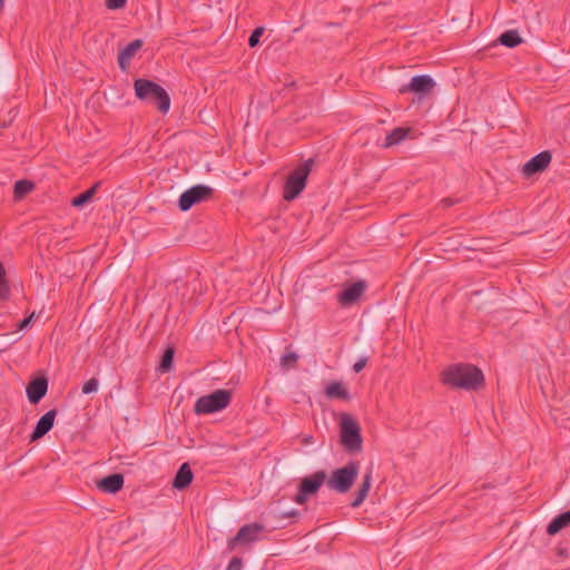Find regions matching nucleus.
Masks as SVG:
<instances>
[{
    "label": "nucleus",
    "instance_id": "33",
    "mask_svg": "<svg viewBox=\"0 0 570 570\" xmlns=\"http://www.w3.org/2000/svg\"><path fill=\"white\" fill-rule=\"evenodd\" d=\"M35 317V313H32L30 316L26 317L21 323L19 324V330H23L32 322Z\"/></svg>",
    "mask_w": 570,
    "mask_h": 570
},
{
    "label": "nucleus",
    "instance_id": "29",
    "mask_svg": "<svg viewBox=\"0 0 570 570\" xmlns=\"http://www.w3.org/2000/svg\"><path fill=\"white\" fill-rule=\"evenodd\" d=\"M98 380L97 379H90L82 385V393L83 394H90L98 390Z\"/></svg>",
    "mask_w": 570,
    "mask_h": 570
},
{
    "label": "nucleus",
    "instance_id": "31",
    "mask_svg": "<svg viewBox=\"0 0 570 570\" xmlns=\"http://www.w3.org/2000/svg\"><path fill=\"white\" fill-rule=\"evenodd\" d=\"M243 568V561L238 557H234L230 559L228 566L225 570H242Z\"/></svg>",
    "mask_w": 570,
    "mask_h": 570
},
{
    "label": "nucleus",
    "instance_id": "9",
    "mask_svg": "<svg viewBox=\"0 0 570 570\" xmlns=\"http://www.w3.org/2000/svg\"><path fill=\"white\" fill-rule=\"evenodd\" d=\"M213 189L205 185H196L184 191L179 199L178 206L183 212L190 209L194 205L209 198Z\"/></svg>",
    "mask_w": 570,
    "mask_h": 570
},
{
    "label": "nucleus",
    "instance_id": "8",
    "mask_svg": "<svg viewBox=\"0 0 570 570\" xmlns=\"http://www.w3.org/2000/svg\"><path fill=\"white\" fill-rule=\"evenodd\" d=\"M325 481V471H317L304 478L299 483L297 494L294 497L293 501L299 505L306 503L309 497L318 492Z\"/></svg>",
    "mask_w": 570,
    "mask_h": 570
},
{
    "label": "nucleus",
    "instance_id": "3",
    "mask_svg": "<svg viewBox=\"0 0 570 570\" xmlns=\"http://www.w3.org/2000/svg\"><path fill=\"white\" fill-rule=\"evenodd\" d=\"M360 471V463L357 461H350L342 468L335 469L331 476L326 479V484L331 490L338 493H346L352 488Z\"/></svg>",
    "mask_w": 570,
    "mask_h": 570
},
{
    "label": "nucleus",
    "instance_id": "23",
    "mask_svg": "<svg viewBox=\"0 0 570 570\" xmlns=\"http://www.w3.org/2000/svg\"><path fill=\"white\" fill-rule=\"evenodd\" d=\"M501 45L508 48H514L522 42L521 37L515 30H508L503 32L499 38Z\"/></svg>",
    "mask_w": 570,
    "mask_h": 570
},
{
    "label": "nucleus",
    "instance_id": "19",
    "mask_svg": "<svg viewBox=\"0 0 570 570\" xmlns=\"http://www.w3.org/2000/svg\"><path fill=\"white\" fill-rule=\"evenodd\" d=\"M371 484H372V471H367L364 474L362 484L360 485V488L355 494V498L351 503V505L353 508H357L364 502V500L366 499V497L370 492Z\"/></svg>",
    "mask_w": 570,
    "mask_h": 570
},
{
    "label": "nucleus",
    "instance_id": "28",
    "mask_svg": "<svg viewBox=\"0 0 570 570\" xmlns=\"http://www.w3.org/2000/svg\"><path fill=\"white\" fill-rule=\"evenodd\" d=\"M263 33H264V28L263 27H257L256 29H254V31L249 36L248 46L250 48L256 47L258 45L259 38L262 37Z\"/></svg>",
    "mask_w": 570,
    "mask_h": 570
},
{
    "label": "nucleus",
    "instance_id": "12",
    "mask_svg": "<svg viewBox=\"0 0 570 570\" xmlns=\"http://www.w3.org/2000/svg\"><path fill=\"white\" fill-rule=\"evenodd\" d=\"M365 283L362 281L355 282L346 287L338 295V302L341 305L346 306L355 303L364 293Z\"/></svg>",
    "mask_w": 570,
    "mask_h": 570
},
{
    "label": "nucleus",
    "instance_id": "22",
    "mask_svg": "<svg viewBox=\"0 0 570 570\" xmlns=\"http://www.w3.org/2000/svg\"><path fill=\"white\" fill-rule=\"evenodd\" d=\"M33 188H35V185L30 180L21 179V180L16 181L14 188H13L14 199H17V200L22 199L27 194L32 191Z\"/></svg>",
    "mask_w": 570,
    "mask_h": 570
},
{
    "label": "nucleus",
    "instance_id": "17",
    "mask_svg": "<svg viewBox=\"0 0 570 570\" xmlns=\"http://www.w3.org/2000/svg\"><path fill=\"white\" fill-rule=\"evenodd\" d=\"M324 394L330 400H342V401L351 400V394H350L346 385L341 381L330 382L324 389Z\"/></svg>",
    "mask_w": 570,
    "mask_h": 570
},
{
    "label": "nucleus",
    "instance_id": "20",
    "mask_svg": "<svg viewBox=\"0 0 570 570\" xmlns=\"http://www.w3.org/2000/svg\"><path fill=\"white\" fill-rule=\"evenodd\" d=\"M570 523V510L556 517L547 527V532L550 535L558 533L561 529Z\"/></svg>",
    "mask_w": 570,
    "mask_h": 570
},
{
    "label": "nucleus",
    "instance_id": "18",
    "mask_svg": "<svg viewBox=\"0 0 570 570\" xmlns=\"http://www.w3.org/2000/svg\"><path fill=\"white\" fill-rule=\"evenodd\" d=\"M193 478L194 474L190 466L188 465V463H184L177 471L173 485L174 488L179 490L185 489L191 483Z\"/></svg>",
    "mask_w": 570,
    "mask_h": 570
},
{
    "label": "nucleus",
    "instance_id": "24",
    "mask_svg": "<svg viewBox=\"0 0 570 570\" xmlns=\"http://www.w3.org/2000/svg\"><path fill=\"white\" fill-rule=\"evenodd\" d=\"M98 186H99L98 184H95L92 187H90L86 191H83L80 195L72 198L71 205L73 207H82L85 204H87L88 202H90L92 199L94 195L98 190Z\"/></svg>",
    "mask_w": 570,
    "mask_h": 570
},
{
    "label": "nucleus",
    "instance_id": "11",
    "mask_svg": "<svg viewBox=\"0 0 570 570\" xmlns=\"http://www.w3.org/2000/svg\"><path fill=\"white\" fill-rule=\"evenodd\" d=\"M552 155L549 150H543L528 160L521 169L524 177H531L544 171L551 164Z\"/></svg>",
    "mask_w": 570,
    "mask_h": 570
},
{
    "label": "nucleus",
    "instance_id": "25",
    "mask_svg": "<svg viewBox=\"0 0 570 570\" xmlns=\"http://www.w3.org/2000/svg\"><path fill=\"white\" fill-rule=\"evenodd\" d=\"M11 294L9 282L7 279V273L3 264L0 262V299H9Z\"/></svg>",
    "mask_w": 570,
    "mask_h": 570
},
{
    "label": "nucleus",
    "instance_id": "27",
    "mask_svg": "<svg viewBox=\"0 0 570 570\" xmlns=\"http://www.w3.org/2000/svg\"><path fill=\"white\" fill-rule=\"evenodd\" d=\"M298 360V355L294 352L285 353L281 358V364L284 367H293Z\"/></svg>",
    "mask_w": 570,
    "mask_h": 570
},
{
    "label": "nucleus",
    "instance_id": "16",
    "mask_svg": "<svg viewBox=\"0 0 570 570\" xmlns=\"http://www.w3.org/2000/svg\"><path fill=\"white\" fill-rule=\"evenodd\" d=\"M56 414H57L56 410H50L39 419V421L37 422L36 429L33 430V432L31 434V440L35 441V440L42 438L45 434H47L52 429Z\"/></svg>",
    "mask_w": 570,
    "mask_h": 570
},
{
    "label": "nucleus",
    "instance_id": "6",
    "mask_svg": "<svg viewBox=\"0 0 570 570\" xmlns=\"http://www.w3.org/2000/svg\"><path fill=\"white\" fill-rule=\"evenodd\" d=\"M312 169V160L294 169L285 180L283 198L287 202L295 199L305 188L308 175Z\"/></svg>",
    "mask_w": 570,
    "mask_h": 570
},
{
    "label": "nucleus",
    "instance_id": "4",
    "mask_svg": "<svg viewBox=\"0 0 570 570\" xmlns=\"http://www.w3.org/2000/svg\"><path fill=\"white\" fill-rule=\"evenodd\" d=\"M341 443L348 452H358L362 449L361 428L357 421L348 413L341 414Z\"/></svg>",
    "mask_w": 570,
    "mask_h": 570
},
{
    "label": "nucleus",
    "instance_id": "32",
    "mask_svg": "<svg viewBox=\"0 0 570 570\" xmlns=\"http://www.w3.org/2000/svg\"><path fill=\"white\" fill-rule=\"evenodd\" d=\"M367 363V358L366 357H362L360 358L357 362L354 363L353 365V370L355 373H360L366 365Z\"/></svg>",
    "mask_w": 570,
    "mask_h": 570
},
{
    "label": "nucleus",
    "instance_id": "5",
    "mask_svg": "<svg viewBox=\"0 0 570 570\" xmlns=\"http://www.w3.org/2000/svg\"><path fill=\"white\" fill-rule=\"evenodd\" d=\"M267 532L264 524L253 522L239 528L236 535L227 540V550L234 551L237 547H248L265 539Z\"/></svg>",
    "mask_w": 570,
    "mask_h": 570
},
{
    "label": "nucleus",
    "instance_id": "15",
    "mask_svg": "<svg viewBox=\"0 0 570 570\" xmlns=\"http://www.w3.org/2000/svg\"><path fill=\"white\" fill-rule=\"evenodd\" d=\"M142 47V41L140 39H136L128 43L122 50L118 53V65L119 68L124 71L127 70L130 60L136 56L138 50Z\"/></svg>",
    "mask_w": 570,
    "mask_h": 570
},
{
    "label": "nucleus",
    "instance_id": "30",
    "mask_svg": "<svg viewBox=\"0 0 570 570\" xmlns=\"http://www.w3.org/2000/svg\"><path fill=\"white\" fill-rule=\"evenodd\" d=\"M127 0H105V6L108 10H119L125 8Z\"/></svg>",
    "mask_w": 570,
    "mask_h": 570
},
{
    "label": "nucleus",
    "instance_id": "2",
    "mask_svg": "<svg viewBox=\"0 0 570 570\" xmlns=\"http://www.w3.org/2000/svg\"><path fill=\"white\" fill-rule=\"evenodd\" d=\"M134 90L139 100L156 105L161 114L169 111L170 97L168 92L155 81L138 78L134 81Z\"/></svg>",
    "mask_w": 570,
    "mask_h": 570
},
{
    "label": "nucleus",
    "instance_id": "13",
    "mask_svg": "<svg viewBox=\"0 0 570 570\" xmlns=\"http://www.w3.org/2000/svg\"><path fill=\"white\" fill-rule=\"evenodd\" d=\"M48 381L45 377L32 380L27 386V396L32 404H37L47 393Z\"/></svg>",
    "mask_w": 570,
    "mask_h": 570
},
{
    "label": "nucleus",
    "instance_id": "10",
    "mask_svg": "<svg viewBox=\"0 0 570 570\" xmlns=\"http://www.w3.org/2000/svg\"><path fill=\"white\" fill-rule=\"evenodd\" d=\"M435 87V81L429 75L415 76L406 85H403L399 91L400 94L413 92L420 98L425 97Z\"/></svg>",
    "mask_w": 570,
    "mask_h": 570
},
{
    "label": "nucleus",
    "instance_id": "7",
    "mask_svg": "<svg viewBox=\"0 0 570 570\" xmlns=\"http://www.w3.org/2000/svg\"><path fill=\"white\" fill-rule=\"evenodd\" d=\"M232 400L227 390H216L208 395L200 396L195 403L196 414H210L226 409Z\"/></svg>",
    "mask_w": 570,
    "mask_h": 570
},
{
    "label": "nucleus",
    "instance_id": "1",
    "mask_svg": "<svg viewBox=\"0 0 570 570\" xmlns=\"http://www.w3.org/2000/svg\"><path fill=\"white\" fill-rule=\"evenodd\" d=\"M483 381L482 372L470 364H454L442 373V382L455 389L475 390L482 386Z\"/></svg>",
    "mask_w": 570,
    "mask_h": 570
},
{
    "label": "nucleus",
    "instance_id": "21",
    "mask_svg": "<svg viewBox=\"0 0 570 570\" xmlns=\"http://www.w3.org/2000/svg\"><path fill=\"white\" fill-rule=\"evenodd\" d=\"M409 134V129H404V128H395L393 129L391 132H389L385 137V141L383 142V147L384 148H389V147H392L394 145H397L400 144L402 140H404L406 138Z\"/></svg>",
    "mask_w": 570,
    "mask_h": 570
},
{
    "label": "nucleus",
    "instance_id": "26",
    "mask_svg": "<svg viewBox=\"0 0 570 570\" xmlns=\"http://www.w3.org/2000/svg\"><path fill=\"white\" fill-rule=\"evenodd\" d=\"M174 354H175L174 348H171V347L166 348V351L164 352L160 365H159L160 372L166 373L171 368L173 361H174Z\"/></svg>",
    "mask_w": 570,
    "mask_h": 570
},
{
    "label": "nucleus",
    "instance_id": "14",
    "mask_svg": "<svg viewBox=\"0 0 570 570\" xmlns=\"http://www.w3.org/2000/svg\"><path fill=\"white\" fill-rule=\"evenodd\" d=\"M124 487V475L119 473L110 474L97 482V488L105 492L115 494Z\"/></svg>",
    "mask_w": 570,
    "mask_h": 570
}]
</instances>
